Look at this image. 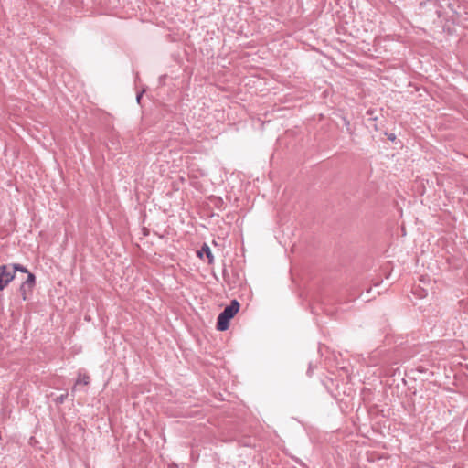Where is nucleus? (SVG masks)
<instances>
[{"mask_svg": "<svg viewBox=\"0 0 468 468\" xmlns=\"http://www.w3.org/2000/svg\"><path fill=\"white\" fill-rule=\"evenodd\" d=\"M90 383V377L87 376L86 374L82 375V374H80L79 375V378L76 381V385L78 384H83V385H88Z\"/></svg>", "mask_w": 468, "mask_h": 468, "instance_id": "423d86ee", "label": "nucleus"}, {"mask_svg": "<svg viewBox=\"0 0 468 468\" xmlns=\"http://www.w3.org/2000/svg\"><path fill=\"white\" fill-rule=\"evenodd\" d=\"M15 278V271L9 265L0 266V290H4Z\"/></svg>", "mask_w": 468, "mask_h": 468, "instance_id": "f03ea898", "label": "nucleus"}, {"mask_svg": "<svg viewBox=\"0 0 468 468\" xmlns=\"http://www.w3.org/2000/svg\"><path fill=\"white\" fill-rule=\"evenodd\" d=\"M33 288H34L33 286L27 285L25 282H22V284L20 285L19 291H20L23 300L27 299V293L31 292Z\"/></svg>", "mask_w": 468, "mask_h": 468, "instance_id": "7ed1b4c3", "label": "nucleus"}, {"mask_svg": "<svg viewBox=\"0 0 468 468\" xmlns=\"http://www.w3.org/2000/svg\"><path fill=\"white\" fill-rule=\"evenodd\" d=\"M9 266L13 270V271H15V272L16 271L24 272V273H28L29 272L28 270L25 266H23L21 264H18V263H15V264H12V265H9Z\"/></svg>", "mask_w": 468, "mask_h": 468, "instance_id": "39448f33", "label": "nucleus"}, {"mask_svg": "<svg viewBox=\"0 0 468 468\" xmlns=\"http://www.w3.org/2000/svg\"><path fill=\"white\" fill-rule=\"evenodd\" d=\"M68 397V393H65V394H62L60 396H58L57 399H56V402L58 404H61L64 402V400L66 399V398Z\"/></svg>", "mask_w": 468, "mask_h": 468, "instance_id": "6e6552de", "label": "nucleus"}, {"mask_svg": "<svg viewBox=\"0 0 468 468\" xmlns=\"http://www.w3.org/2000/svg\"><path fill=\"white\" fill-rule=\"evenodd\" d=\"M239 307V303L237 300H233L231 303L224 309L218 317L217 329L218 331H225L229 328V321L238 314Z\"/></svg>", "mask_w": 468, "mask_h": 468, "instance_id": "f257e3e1", "label": "nucleus"}, {"mask_svg": "<svg viewBox=\"0 0 468 468\" xmlns=\"http://www.w3.org/2000/svg\"><path fill=\"white\" fill-rule=\"evenodd\" d=\"M27 278L26 281H24L27 285H31V286H35L36 284V277L33 273L31 272H28L27 273Z\"/></svg>", "mask_w": 468, "mask_h": 468, "instance_id": "0eeeda50", "label": "nucleus"}, {"mask_svg": "<svg viewBox=\"0 0 468 468\" xmlns=\"http://www.w3.org/2000/svg\"><path fill=\"white\" fill-rule=\"evenodd\" d=\"M142 97V94L137 95V101H139Z\"/></svg>", "mask_w": 468, "mask_h": 468, "instance_id": "9b49d317", "label": "nucleus"}, {"mask_svg": "<svg viewBox=\"0 0 468 468\" xmlns=\"http://www.w3.org/2000/svg\"><path fill=\"white\" fill-rule=\"evenodd\" d=\"M206 253H207V258L208 259V262L211 263L212 262V256H211L209 248L207 246Z\"/></svg>", "mask_w": 468, "mask_h": 468, "instance_id": "9d476101", "label": "nucleus"}, {"mask_svg": "<svg viewBox=\"0 0 468 468\" xmlns=\"http://www.w3.org/2000/svg\"><path fill=\"white\" fill-rule=\"evenodd\" d=\"M208 200L209 203H207V206L210 205V203H213L218 208H220L223 205V200L220 197H210Z\"/></svg>", "mask_w": 468, "mask_h": 468, "instance_id": "20e7f679", "label": "nucleus"}, {"mask_svg": "<svg viewBox=\"0 0 468 468\" xmlns=\"http://www.w3.org/2000/svg\"><path fill=\"white\" fill-rule=\"evenodd\" d=\"M205 254V243L200 247L199 250H197V255L202 259L203 255Z\"/></svg>", "mask_w": 468, "mask_h": 468, "instance_id": "1a4fd4ad", "label": "nucleus"}]
</instances>
